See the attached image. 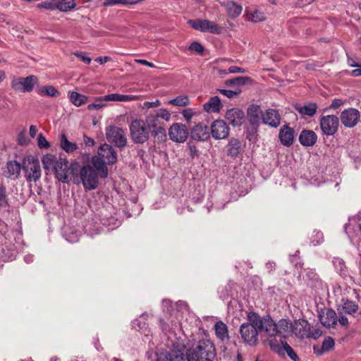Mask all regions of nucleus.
I'll list each match as a JSON object with an SVG mask.
<instances>
[{
    "mask_svg": "<svg viewBox=\"0 0 361 361\" xmlns=\"http://www.w3.org/2000/svg\"><path fill=\"white\" fill-rule=\"evenodd\" d=\"M8 204V195L3 182H0V207H6Z\"/></svg>",
    "mask_w": 361,
    "mask_h": 361,
    "instance_id": "obj_43",
    "label": "nucleus"
},
{
    "mask_svg": "<svg viewBox=\"0 0 361 361\" xmlns=\"http://www.w3.org/2000/svg\"><path fill=\"white\" fill-rule=\"evenodd\" d=\"M319 126L324 135L331 136L338 130L339 119L334 115L322 116L319 120Z\"/></svg>",
    "mask_w": 361,
    "mask_h": 361,
    "instance_id": "obj_11",
    "label": "nucleus"
},
{
    "mask_svg": "<svg viewBox=\"0 0 361 361\" xmlns=\"http://www.w3.org/2000/svg\"><path fill=\"white\" fill-rule=\"evenodd\" d=\"M340 118L345 127L351 128L359 122L360 113L355 108H348L341 112Z\"/></svg>",
    "mask_w": 361,
    "mask_h": 361,
    "instance_id": "obj_16",
    "label": "nucleus"
},
{
    "mask_svg": "<svg viewBox=\"0 0 361 361\" xmlns=\"http://www.w3.org/2000/svg\"><path fill=\"white\" fill-rule=\"evenodd\" d=\"M317 141V134L312 130H302L299 135V142L304 147H312Z\"/></svg>",
    "mask_w": 361,
    "mask_h": 361,
    "instance_id": "obj_23",
    "label": "nucleus"
},
{
    "mask_svg": "<svg viewBox=\"0 0 361 361\" xmlns=\"http://www.w3.org/2000/svg\"><path fill=\"white\" fill-rule=\"evenodd\" d=\"M263 329L270 337L276 336L279 334L276 324L269 315L264 317Z\"/></svg>",
    "mask_w": 361,
    "mask_h": 361,
    "instance_id": "obj_26",
    "label": "nucleus"
},
{
    "mask_svg": "<svg viewBox=\"0 0 361 361\" xmlns=\"http://www.w3.org/2000/svg\"><path fill=\"white\" fill-rule=\"evenodd\" d=\"M22 169L25 173L27 182H37L42 176L39 161L33 156L24 157L22 162Z\"/></svg>",
    "mask_w": 361,
    "mask_h": 361,
    "instance_id": "obj_5",
    "label": "nucleus"
},
{
    "mask_svg": "<svg viewBox=\"0 0 361 361\" xmlns=\"http://www.w3.org/2000/svg\"><path fill=\"white\" fill-rule=\"evenodd\" d=\"M222 107L221 101L218 96L210 97L209 101L203 104V109L209 114L219 113Z\"/></svg>",
    "mask_w": 361,
    "mask_h": 361,
    "instance_id": "obj_24",
    "label": "nucleus"
},
{
    "mask_svg": "<svg viewBox=\"0 0 361 361\" xmlns=\"http://www.w3.org/2000/svg\"><path fill=\"white\" fill-rule=\"evenodd\" d=\"M322 331H321V329L319 328H316V327L311 328V326H310L307 338H312L314 340H317L322 336Z\"/></svg>",
    "mask_w": 361,
    "mask_h": 361,
    "instance_id": "obj_53",
    "label": "nucleus"
},
{
    "mask_svg": "<svg viewBox=\"0 0 361 361\" xmlns=\"http://www.w3.org/2000/svg\"><path fill=\"white\" fill-rule=\"evenodd\" d=\"M334 340L331 337L325 338L322 343V352H328L334 348Z\"/></svg>",
    "mask_w": 361,
    "mask_h": 361,
    "instance_id": "obj_50",
    "label": "nucleus"
},
{
    "mask_svg": "<svg viewBox=\"0 0 361 361\" xmlns=\"http://www.w3.org/2000/svg\"><path fill=\"white\" fill-rule=\"evenodd\" d=\"M83 138H84V142L86 146L92 147L94 145L95 142L92 137H88L86 135H84Z\"/></svg>",
    "mask_w": 361,
    "mask_h": 361,
    "instance_id": "obj_64",
    "label": "nucleus"
},
{
    "mask_svg": "<svg viewBox=\"0 0 361 361\" xmlns=\"http://www.w3.org/2000/svg\"><path fill=\"white\" fill-rule=\"evenodd\" d=\"M279 137L281 143L286 147H290L293 143L294 130L288 125H283L279 131Z\"/></svg>",
    "mask_w": 361,
    "mask_h": 361,
    "instance_id": "obj_21",
    "label": "nucleus"
},
{
    "mask_svg": "<svg viewBox=\"0 0 361 361\" xmlns=\"http://www.w3.org/2000/svg\"><path fill=\"white\" fill-rule=\"evenodd\" d=\"M76 178H80L85 190H94L98 186V174L96 170L90 165L81 167L79 171V176Z\"/></svg>",
    "mask_w": 361,
    "mask_h": 361,
    "instance_id": "obj_7",
    "label": "nucleus"
},
{
    "mask_svg": "<svg viewBox=\"0 0 361 361\" xmlns=\"http://www.w3.org/2000/svg\"><path fill=\"white\" fill-rule=\"evenodd\" d=\"M37 145L40 149H44V148L47 149V148L49 147V142L47 140L45 137L42 133H40L38 135Z\"/></svg>",
    "mask_w": 361,
    "mask_h": 361,
    "instance_id": "obj_56",
    "label": "nucleus"
},
{
    "mask_svg": "<svg viewBox=\"0 0 361 361\" xmlns=\"http://www.w3.org/2000/svg\"><path fill=\"white\" fill-rule=\"evenodd\" d=\"M75 55L86 64H90L91 63L92 59L90 57L83 55L82 53H75Z\"/></svg>",
    "mask_w": 361,
    "mask_h": 361,
    "instance_id": "obj_62",
    "label": "nucleus"
},
{
    "mask_svg": "<svg viewBox=\"0 0 361 361\" xmlns=\"http://www.w3.org/2000/svg\"><path fill=\"white\" fill-rule=\"evenodd\" d=\"M261 113L260 106L257 104H252L247 109V115L250 117L251 123L258 122Z\"/></svg>",
    "mask_w": 361,
    "mask_h": 361,
    "instance_id": "obj_38",
    "label": "nucleus"
},
{
    "mask_svg": "<svg viewBox=\"0 0 361 361\" xmlns=\"http://www.w3.org/2000/svg\"><path fill=\"white\" fill-rule=\"evenodd\" d=\"M226 7L228 16L233 18L238 16L242 12V6L233 1L227 2Z\"/></svg>",
    "mask_w": 361,
    "mask_h": 361,
    "instance_id": "obj_36",
    "label": "nucleus"
},
{
    "mask_svg": "<svg viewBox=\"0 0 361 361\" xmlns=\"http://www.w3.org/2000/svg\"><path fill=\"white\" fill-rule=\"evenodd\" d=\"M263 122L268 126L276 128L281 123V116L276 109H269L262 116Z\"/></svg>",
    "mask_w": 361,
    "mask_h": 361,
    "instance_id": "obj_22",
    "label": "nucleus"
},
{
    "mask_svg": "<svg viewBox=\"0 0 361 361\" xmlns=\"http://www.w3.org/2000/svg\"><path fill=\"white\" fill-rule=\"evenodd\" d=\"M310 327V323L305 319L295 320L294 322L290 324L291 331L300 338H307Z\"/></svg>",
    "mask_w": 361,
    "mask_h": 361,
    "instance_id": "obj_18",
    "label": "nucleus"
},
{
    "mask_svg": "<svg viewBox=\"0 0 361 361\" xmlns=\"http://www.w3.org/2000/svg\"><path fill=\"white\" fill-rule=\"evenodd\" d=\"M343 104V101L341 99H334L331 104L329 106V109H336L339 108Z\"/></svg>",
    "mask_w": 361,
    "mask_h": 361,
    "instance_id": "obj_61",
    "label": "nucleus"
},
{
    "mask_svg": "<svg viewBox=\"0 0 361 361\" xmlns=\"http://www.w3.org/2000/svg\"><path fill=\"white\" fill-rule=\"evenodd\" d=\"M168 103L176 106H185L190 104V100L187 95H180L169 100Z\"/></svg>",
    "mask_w": 361,
    "mask_h": 361,
    "instance_id": "obj_40",
    "label": "nucleus"
},
{
    "mask_svg": "<svg viewBox=\"0 0 361 361\" xmlns=\"http://www.w3.org/2000/svg\"><path fill=\"white\" fill-rule=\"evenodd\" d=\"M159 325L161 329V331L164 333H167V332H169L170 330H171V328L169 325V324H167V322H166L163 319L160 318L159 319Z\"/></svg>",
    "mask_w": 361,
    "mask_h": 361,
    "instance_id": "obj_59",
    "label": "nucleus"
},
{
    "mask_svg": "<svg viewBox=\"0 0 361 361\" xmlns=\"http://www.w3.org/2000/svg\"><path fill=\"white\" fill-rule=\"evenodd\" d=\"M216 357L214 344L208 339L200 340L195 346L187 350V361H214Z\"/></svg>",
    "mask_w": 361,
    "mask_h": 361,
    "instance_id": "obj_3",
    "label": "nucleus"
},
{
    "mask_svg": "<svg viewBox=\"0 0 361 361\" xmlns=\"http://www.w3.org/2000/svg\"><path fill=\"white\" fill-rule=\"evenodd\" d=\"M241 142L234 137L230 139L227 145V154L232 158H236L240 153Z\"/></svg>",
    "mask_w": 361,
    "mask_h": 361,
    "instance_id": "obj_29",
    "label": "nucleus"
},
{
    "mask_svg": "<svg viewBox=\"0 0 361 361\" xmlns=\"http://www.w3.org/2000/svg\"><path fill=\"white\" fill-rule=\"evenodd\" d=\"M250 80V78L248 77H236L233 79H231L226 81V85H243L246 83V81Z\"/></svg>",
    "mask_w": 361,
    "mask_h": 361,
    "instance_id": "obj_49",
    "label": "nucleus"
},
{
    "mask_svg": "<svg viewBox=\"0 0 361 361\" xmlns=\"http://www.w3.org/2000/svg\"><path fill=\"white\" fill-rule=\"evenodd\" d=\"M56 158L51 154H47L42 157V164L44 169L46 171H49L51 169L54 171V166L56 162Z\"/></svg>",
    "mask_w": 361,
    "mask_h": 361,
    "instance_id": "obj_39",
    "label": "nucleus"
},
{
    "mask_svg": "<svg viewBox=\"0 0 361 361\" xmlns=\"http://www.w3.org/2000/svg\"><path fill=\"white\" fill-rule=\"evenodd\" d=\"M105 102H110V101L105 99V96L97 97L95 99V100L93 103L90 104L87 106V109L89 110L101 109L106 105L104 103Z\"/></svg>",
    "mask_w": 361,
    "mask_h": 361,
    "instance_id": "obj_45",
    "label": "nucleus"
},
{
    "mask_svg": "<svg viewBox=\"0 0 361 361\" xmlns=\"http://www.w3.org/2000/svg\"><path fill=\"white\" fill-rule=\"evenodd\" d=\"M277 330L279 331L278 335H283L286 333L289 328H290V323L287 319H281L279 323L276 324Z\"/></svg>",
    "mask_w": 361,
    "mask_h": 361,
    "instance_id": "obj_47",
    "label": "nucleus"
},
{
    "mask_svg": "<svg viewBox=\"0 0 361 361\" xmlns=\"http://www.w3.org/2000/svg\"><path fill=\"white\" fill-rule=\"evenodd\" d=\"M190 51L198 53L199 54H202L204 52V47L197 42H193L190 44L188 48Z\"/></svg>",
    "mask_w": 361,
    "mask_h": 361,
    "instance_id": "obj_54",
    "label": "nucleus"
},
{
    "mask_svg": "<svg viewBox=\"0 0 361 361\" xmlns=\"http://www.w3.org/2000/svg\"><path fill=\"white\" fill-rule=\"evenodd\" d=\"M142 0H137V1H131V0H106L103 3L104 6H113L117 4H122V5H133L138 4Z\"/></svg>",
    "mask_w": 361,
    "mask_h": 361,
    "instance_id": "obj_42",
    "label": "nucleus"
},
{
    "mask_svg": "<svg viewBox=\"0 0 361 361\" xmlns=\"http://www.w3.org/2000/svg\"><path fill=\"white\" fill-rule=\"evenodd\" d=\"M37 83L38 78L36 75H30L25 78L14 77L11 80V85L15 91L30 92Z\"/></svg>",
    "mask_w": 361,
    "mask_h": 361,
    "instance_id": "obj_8",
    "label": "nucleus"
},
{
    "mask_svg": "<svg viewBox=\"0 0 361 361\" xmlns=\"http://www.w3.org/2000/svg\"><path fill=\"white\" fill-rule=\"evenodd\" d=\"M225 117L233 126H240L244 122L245 114L240 109L233 108L226 112Z\"/></svg>",
    "mask_w": 361,
    "mask_h": 361,
    "instance_id": "obj_19",
    "label": "nucleus"
},
{
    "mask_svg": "<svg viewBox=\"0 0 361 361\" xmlns=\"http://www.w3.org/2000/svg\"><path fill=\"white\" fill-rule=\"evenodd\" d=\"M68 96L71 103L76 106H82L85 104L87 100V97L77 92H69Z\"/></svg>",
    "mask_w": 361,
    "mask_h": 361,
    "instance_id": "obj_35",
    "label": "nucleus"
},
{
    "mask_svg": "<svg viewBox=\"0 0 361 361\" xmlns=\"http://www.w3.org/2000/svg\"><path fill=\"white\" fill-rule=\"evenodd\" d=\"M60 146L67 153L73 152L78 149L77 144L70 142L64 133L60 137Z\"/></svg>",
    "mask_w": 361,
    "mask_h": 361,
    "instance_id": "obj_33",
    "label": "nucleus"
},
{
    "mask_svg": "<svg viewBox=\"0 0 361 361\" xmlns=\"http://www.w3.org/2000/svg\"><path fill=\"white\" fill-rule=\"evenodd\" d=\"M170 118L171 114L167 109H159L150 111L146 116L144 121L150 130L154 138L157 140L158 142H161L166 138V131L161 119L169 121Z\"/></svg>",
    "mask_w": 361,
    "mask_h": 361,
    "instance_id": "obj_1",
    "label": "nucleus"
},
{
    "mask_svg": "<svg viewBox=\"0 0 361 361\" xmlns=\"http://www.w3.org/2000/svg\"><path fill=\"white\" fill-rule=\"evenodd\" d=\"M188 23L191 27L201 32H209L212 34H220L222 30L221 27L208 20H190Z\"/></svg>",
    "mask_w": 361,
    "mask_h": 361,
    "instance_id": "obj_13",
    "label": "nucleus"
},
{
    "mask_svg": "<svg viewBox=\"0 0 361 361\" xmlns=\"http://www.w3.org/2000/svg\"><path fill=\"white\" fill-rule=\"evenodd\" d=\"M320 322L326 327H334L337 323L336 312L332 309L327 310L326 314L320 317Z\"/></svg>",
    "mask_w": 361,
    "mask_h": 361,
    "instance_id": "obj_27",
    "label": "nucleus"
},
{
    "mask_svg": "<svg viewBox=\"0 0 361 361\" xmlns=\"http://www.w3.org/2000/svg\"><path fill=\"white\" fill-rule=\"evenodd\" d=\"M40 90L43 94L48 97H56L60 95V92L51 85L43 86L41 87Z\"/></svg>",
    "mask_w": 361,
    "mask_h": 361,
    "instance_id": "obj_46",
    "label": "nucleus"
},
{
    "mask_svg": "<svg viewBox=\"0 0 361 361\" xmlns=\"http://www.w3.org/2000/svg\"><path fill=\"white\" fill-rule=\"evenodd\" d=\"M211 135L210 127L204 123L195 125L190 130V137L195 141H207Z\"/></svg>",
    "mask_w": 361,
    "mask_h": 361,
    "instance_id": "obj_17",
    "label": "nucleus"
},
{
    "mask_svg": "<svg viewBox=\"0 0 361 361\" xmlns=\"http://www.w3.org/2000/svg\"><path fill=\"white\" fill-rule=\"evenodd\" d=\"M211 135L215 140H223L228 137L230 128L224 120H215L210 126Z\"/></svg>",
    "mask_w": 361,
    "mask_h": 361,
    "instance_id": "obj_15",
    "label": "nucleus"
},
{
    "mask_svg": "<svg viewBox=\"0 0 361 361\" xmlns=\"http://www.w3.org/2000/svg\"><path fill=\"white\" fill-rule=\"evenodd\" d=\"M155 361H187V353L178 348H173L169 351L160 350L155 353Z\"/></svg>",
    "mask_w": 361,
    "mask_h": 361,
    "instance_id": "obj_12",
    "label": "nucleus"
},
{
    "mask_svg": "<svg viewBox=\"0 0 361 361\" xmlns=\"http://www.w3.org/2000/svg\"><path fill=\"white\" fill-rule=\"evenodd\" d=\"M247 317L249 322H245L246 324H251L259 331L263 329L264 317H261L255 312H250Z\"/></svg>",
    "mask_w": 361,
    "mask_h": 361,
    "instance_id": "obj_34",
    "label": "nucleus"
},
{
    "mask_svg": "<svg viewBox=\"0 0 361 361\" xmlns=\"http://www.w3.org/2000/svg\"><path fill=\"white\" fill-rule=\"evenodd\" d=\"M150 130L145 122L141 119L132 121L130 125V133L133 141L137 144L146 142L149 137Z\"/></svg>",
    "mask_w": 361,
    "mask_h": 361,
    "instance_id": "obj_6",
    "label": "nucleus"
},
{
    "mask_svg": "<svg viewBox=\"0 0 361 361\" xmlns=\"http://www.w3.org/2000/svg\"><path fill=\"white\" fill-rule=\"evenodd\" d=\"M228 71L229 73H245L246 72V71L244 68L235 66H230L228 68Z\"/></svg>",
    "mask_w": 361,
    "mask_h": 361,
    "instance_id": "obj_60",
    "label": "nucleus"
},
{
    "mask_svg": "<svg viewBox=\"0 0 361 361\" xmlns=\"http://www.w3.org/2000/svg\"><path fill=\"white\" fill-rule=\"evenodd\" d=\"M264 18V14L258 11H254L249 16V20L254 23L263 21Z\"/></svg>",
    "mask_w": 361,
    "mask_h": 361,
    "instance_id": "obj_52",
    "label": "nucleus"
},
{
    "mask_svg": "<svg viewBox=\"0 0 361 361\" xmlns=\"http://www.w3.org/2000/svg\"><path fill=\"white\" fill-rule=\"evenodd\" d=\"M214 330L216 338L221 343H227L229 341L231 337L229 336L228 329L224 322L218 321L215 322Z\"/></svg>",
    "mask_w": 361,
    "mask_h": 361,
    "instance_id": "obj_20",
    "label": "nucleus"
},
{
    "mask_svg": "<svg viewBox=\"0 0 361 361\" xmlns=\"http://www.w3.org/2000/svg\"><path fill=\"white\" fill-rule=\"evenodd\" d=\"M169 135L172 141L183 143L188 139L189 131L185 125L175 123L169 128Z\"/></svg>",
    "mask_w": 361,
    "mask_h": 361,
    "instance_id": "obj_14",
    "label": "nucleus"
},
{
    "mask_svg": "<svg viewBox=\"0 0 361 361\" xmlns=\"http://www.w3.org/2000/svg\"><path fill=\"white\" fill-rule=\"evenodd\" d=\"M283 350L286 352L288 356L293 361H300L299 357L297 355L296 353L294 351V350L292 348L291 346H290L286 342L283 343Z\"/></svg>",
    "mask_w": 361,
    "mask_h": 361,
    "instance_id": "obj_48",
    "label": "nucleus"
},
{
    "mask_svg": "<svg viewBox=\"0 0 361 361\" xmlns=\"http://www.w3.org/2000/svg\"><path fill=\"white\" fill-rule=\"evenodd\" d=\"M22 169V164H20L17 161H11L7 164L8 177L16 179L19 177L20 170Z\"/></svg>",
    "mask_w": 361,
    "mask_h": 361,
    "instance_id": "obj_32",
    "label": "nucleus"
},
{
    "mask_svg": "<svg viewBox=\"0 0 361 361\" xmlns=\"http://www.w3.org/2000/svg\"><path fill=\"white\" fill-rule=\"evenodd\" d=\"M195 114H196L195 112L193 111V110L191 109H186L183 110V111H182V115H183V118L185 119V121H187L188 124L191 123V122H192L191 119Z\"/></svg>",
    "mask_w": 361,
    "mask_h": 361,
    "instance_id": "obj_55",
    "label": "nucleus"
},
{
    "mask_svg": "<svg viewBox=\"0 0 361 361\" xmlns=\"http://www.w3.org/2000/svg\"><path fill=\"white\" fill-rule=\"evenodd\" d=\"M358 305L354 301L346 300L343 304V310L345 313L348 314H353L355 313L358 310Z\"/></svg>",
    "mask_w": 361,
    "mask_h": 361,
    "instance_id": "obj_41",
    "label": "nucleus"
},
{
    "mask_svg": "<svg viewBox=\"0 0 361 361\" xmlns=\"http://www.w3.org/2000/svg\"><path fill=\"white\" fill-rule=\"evenodd\" d=\"M79 167L80 165L78 162H74L69 165L68 161L66 159L60 158L56 161L54 166V172L59 180L67 183L70 175L74 177L76 176V171H78Z\"/></svg>",
    "mask_w": 361,
    "mask_h": 361,
    "instance_id": "obj_4",
    "label": "nucleus"
},
{
    "mask_svg": "<svg viewBox=\"0 0 361 361\" xmlns=\"http://www.w3.org/2000/svg\"><path fill=\"white\" fill-rule=\"evenodd\" d=\"M38 8H44L49 11H54L56 9V3L52 1H44L37 5Z\"/></svg>",
    "mask_w": 361,
    "mask_h": 361,
    "instance_id": "obj_51",
    "label": "nucleus"
},
{
    "mask_svg": "<svg viewBox=\"0 0 361 361\" xmlns=\"http://www.w3.org/2000/svg\"><path fill=\"white\" fill-rule=\"evenodd\" d=\"M161 103L159 99H157L155 102H145L143 103L142 108L149 109L154 107H158L161 106Z\"/></svg>",
    "mask_w": 361,
    "mask_h": 361,
    "instance_id": "obj_58",
    "label": "nucleus"
},
{
    "mask_svg": "<svg viewBox=\"0 0 361 361\" xmlns=\"http://www.w3.org/2000/svg\"><path fill=\"white\" fill-rule=\"evenodd\" d=\"M117 161V153L112 146L108 144L102 145L97 151V154L92 158V163L98 171L101 178L108 176L107 164H114Z\"/></svg>",
    "mask_w": 361,
    "mask_h": 361,
    "instance_id": "obj_2",
    "label": "nucleus"
},
{
    "mask_svg": "<svg viewBox=\"0 0 361 361\" xmlns=\"http://www.w3.org/2000/svg\"><path fill=\"white\" fill-rule=\"evenodd\" d=\"M139 95H128V94H120L117 93L109 94L105 95V99L111 102H130L136 101L140 99Z\"/></svg>",
    "mask_w": 361,
    "mask_h": 361,
    "instance_id": "obj_30",
    "label": "nucleus"
},
{
    "mask_svg": "<svg viewBox=\"0 0 361 361\" xmlns=\"http://www.w3.org/2000/svg\"><path fill=\"white\" fill-rule=\"evenodd\" d=\"M356 68L351 71L350 75L353 77L361 76V63H357Z\"/></svg>",
    "mask_w": 361,
    "mask_h": 361,
    "instance_id": "obj_63",
    "label": "nucleus"
},
{
    "mask_svg": "<svg viewBox=\"0 0 361 361\" xmlns=\"http://www.w3.org/2000/svg\"><path fill=\"white\" fill-rule=\"evenodd\" d=\"M216 91L220 92L221 94H222L223 95H224L225 97H226L229 99L233 98V97L238 95V94H239L238 92H235V91L230 90L217 89Z\"/></svg>",
    "mask_w": 361,
    "mask_h": 361,
    "instance_id": "obj_57",
    "label": "nucleus"
},
{
    "mask_svg": "<svg viewBox=\"0 0 361 361\" xmlns=\"http://www.w3.org/2000/svg\"><path fill=\"white\" fill-rule=\"evenodd\" d=\"M259 332L251 324L243 323L239 329L243 343L249 346H256L258 344Z\"/></svg>",
    "mask_w": 361,
    "mask_h": 361,
    "instance_id": "obj_10",
    "label": "nucleus"
},
{
    "mask_svg": "<svg viewBox=\"0 0 361 361\" xmlns=\"http://www.w3.org/2000/svg\"><path fill=\"white\" fill-rule=\"evenodd\" d=\"M310 243L316 246L324 241V235L320 231L314 230L310 237Z\"/></svg>",
    "mask_w": 361,
    "mask_h": 361,
    "instance_id": "obj_44",
    "label": "nucleus"
},
{
    "mask_svg": "<svg viewBox=\"0 0 361 361\" xmlns=\"http://www.w3.org/2000/svg\"><path fill=\"white\" fill-rule=\"evenodd\" d=\"M345 233L352 238L357 237L361 243V224L357 222L355 219L350 221L345 227Z\"/></svg>",
    "mask_w": 361,
    "mask_h": 361,
    "instance_id": "obj_28",
    "label": "nucleus"
},
{
    "mask_svg": "<svg viewBox=\"0 0 361 361\" xmlns=\"http://www.w3.org/2000/svg\"><path fill=\"white\" fill-rule=\"evenodd\" d=\"M56 9L62 12H68L73 9L75 6V0H58L56 3Z\"/></svg>",
    "mask_w": 361,
    "mask_h": 361,
    "instance_id": "obj_37",
    "label": "nucleus"
},
{
    "mask_svg": "<svg viewBox=\"0 0 361 361\" xmlns=\"http://www.w3.org/2000/svg\"><path fill=\"white\" fill-rule=\"evenodd\" d=\"M107 140L116 147H124L127 145V138L125 131L119 127L110 126L106 128Z\"/></svg>",
    "mask_w": 361,
    "mask_h": 361,
    "instance_id": "obj_9",
    "label": "nucleus"
},
{
    "mask_svg": "<svg viewBox=\"0 0 361 361\" xmlns=\"http://www.w3.org/2000/svg\"><path fill=\"white\" fill-rule=\"evenodd\" d=\"M305 277L307 283L311 287H318L322 285V281L320 280L318 274L314 269H307L305 271Z\"/></svg>",
    "mask_w": 361,
    "mask_h": 361,
    "instance_id": "obj_31",
    "label": "nucleus"
},
{
    "mask_svg": "<svg viewBox=\"0 0 361 361\" xmlns=\"http://www.w3.org/2000/svg\"><path fill=\"white\" fill-rule=\"evenodd\" d=\"M317 108V104L313 102H310L303 106L298 104L295 105V110L302 116H313L316 114Z\"/></svg>",
    "mask_w": 361,
    "mask_h": 361,
    "instance_id": "obj_25",
    "label": "nucleus"
}]
</instances>
